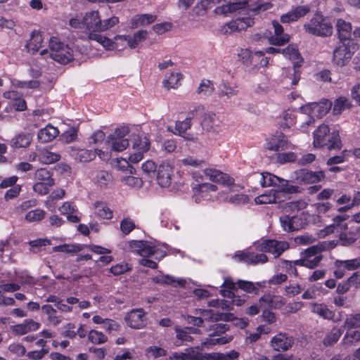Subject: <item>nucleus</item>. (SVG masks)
I'll return each instance as SVG.
<instances>
[{
  "instance_id": "obj_55",
  "label": "nucleus",
  "mask_w": 360,
  "mask_h": 360,
  "mask_svg": "<svg viewBox=\"0 0 360 360\" xmlns=\"http://www.w3.org/2000/svg\"><path fill=\"white\" fill-rule=\"evenodd\" d=\"M89 340L94 344H103L108 340L107 337L101 332L92 330L89 333Z\"/></svg>"
},
{
  "instance_id": "obj_49",
  "label": "nucleus",
  "mask_w": 360,
  "mask_h": 360,
  "mask_svg": "<svg viewBox=\"0 0 360 360\" xmlns=\"http://www.w3.org/2000/svg\"><path fill=\"white\" fill-rule=\"evenodd\" d=\"M148 32L146 30H140L134 33L131 38L128 39V44L130 48L134 49L139 42L145 40L147 37Z\"/></svg>"
},
{
  "instance_id": "obj_56",
  "label": "nucleus",
  "mask_w": 360,
  "mask_h": 360,
  "mask_svg": "<svg viewBox=\"0 0 360 360\" xmlns=\"http://www.w3.org/2000/svg\"><path fill=\"white\" fill-rule=\"evenodd\" d=\"M238 287L246 292L257 294L259 289L250 281L239 280L237 282Z\"/></svg>"
},
{
  "instance_id": "obj_45",
  "label": "nucleus",
  "mask_w": 360,
  "mask_h": 360,
  "mask_svg": "<svg viewBox=\"0 0 360 360\" xmlns=\"http://www.w3.org/2000/svg\"><path fill=\"white\" fill-rule=\"evenodd\" d=\"M326 248H327V244L326 243H319L316 245H312V246L309 247V248L305 250V251L304 252H302V254L306 257L312 258V257H315L316 256H317L319 255H321V253L322 252L325 251L326 250Z\"/></svg>"
},
{
  "instance_id": "obj_11",
  "label": "nucleus",
  "mask_w": 360,
  "mask_h": 360,
  "mask_svg": "<svg viewBox=\"0 0 360 360\" xmlns=\"http://www.w3.org/2000/svg\"><path fill=\"white\" fill-rule=\"evenodd\" d=\"M233 258L238 262H244L248 265H257L268 262V257L263 253L257 254L245 250L236 252Z\"/></svg>"
},
{
  "instance_id": "obj_24",
  "label": "nucleus",
  "mask_w": 360,
  "mask_h": 360,
  "mask_svg": "<svg viewBox=\"0 0 360 360\" xmlns=\"http://www.w3.org/2000/svg\"><path fill=\"white\" fill-rule=\"evenodd\" d=\"M94 214L101 219H110L112 217V212L107 204L103 201H96L93 205Z\"/></svg>"
},
{
  "instance_id": "obj_39",
  "label": "nucleus",
  "mask_w": 360,
  "mask_h": 360,
  "mask_svg": "<svg viewBox=\"0 0 360 360\" xmlns=\"http://www.w3.org/2000/svg\"><path fill=\"white\" fill-rule=\"evenodd\" d=\"M181 165L193 168H202L206 165V161L193 156H186L179 160Z\"/></svg>"
},
{
  "instance_id": "obj_4",
  "label": "nucleus",
  "mask_w": 360,
  "mask_h": 360,
  "mask_svg": "<svg viewBox=\"0 0 360 360\" xmlns=\"http://www.w3.org/2000/svg\"><path fill=\"white\" fill-rule=\"evenodd\" d=\"M213 4H219L221 1L226 3V4H223L222 6L218 7L216 11L217 13H221L224 14H226L229 13H231L240 9L245 8L246 6L250 7V9L252 11H266L271 7V4L269 3L266 4H257L255 7H251L248 4L246 0H211Z\"/></svg>"
},
{
  "instance_id": "obj_31",
  "label": "nucleus",
  "mask_w": 360,
  "mask_h": 360,
  "mask_svg": "<svg viewBox=\"0 0 360 360\" xmlns=\"http://www.w3.org/2000/svg\"><path fill=\"white\" fill-rule=\"evenodd\" d=\"M32 136L29 133H20L11 141V145L14 148H26L30 146Z\"/></svg>"
},
{
  "instance_id": "obj_3",
  "label": "nucleus",
  "mask_w": 360,
  "mask_h": 360,
  "mask_svg": "<svg viewBox=\"0 0 360 360\" xmlns=\"http://www.w3.org/2000/svg\"><path fill=\"white\" fill-rule=\"evenodd\" d=\"M304 27L307 32L316 36L328 37L333 34V26L329 20L319 14L315 15Z\"/></svg>"
},
{
  "instance_id": "obj_28",
  "label": "nucleus",
  "mask_w": 360,
  "mask_h": 360,
  "mask_svg": "<svg viewBox=\"0 0 360 360\" xmlns=\"http://www.w3.org/2000/svg\"><path fill=\"white\" fill-rule=\"evenodd\" d=\"M44 39L40 32H33L27 44V48L29 52L34 53L39 51L42 46Z\"/></svg>"
},
{
  "instance_id": "obj_38",
  "label": "nucleus",
  "mask_w": 360,
  "mask_h": 360,
  "mask_svg": "<svg viewBox=\"0 0 360 360\" xmlns=\"http://www.w3.org/2000/svg\"><path fill=\"white\" fill-rule=\"evenodd\" d=\"M85 245L63 244L53 248V252H62L70 254H76L84 250Z\"/></svg>"
},
{
  "instance_id": "obj_6",
  "label": "nucleus",
  "mask_w": 360,
  "mask_h": 360,
  "mask_svg": "<svg viewBox=\"0 0 360 360\" xmlns=\"http://www.w3.org/2000/svg\"><path fill=\"white\" fill-rule=\"evenodd\" d=\"M129 130L127 127H121L115 129L113 134L109 135L106 143L112 150L121 152L129 146V139L126 136L129 135Z\"/></svg>"
},
{
  "instance_id": "obj_44",
  "label": "nucleus",
  "mask_w": 360,
  "mask_h": 360,
  "mask_svg": "<svg viewBox=\"0 0 360 360\" xmlns=\"http://www.w3.org/2000/svg\"><path fill=\"white\" fill-rule=\"evenodd\" d=\"M214 91V86L210 80H203L200 84L197 94L200 96H209L212 94Z\"/></svg>"
},
{
  "instance_id": "obj_62",
  "label": "nucleus",
  "mask_w": 360,
  "mask_h": 360,
  "mask_svg": "<svg viewBox=\"0 0 360 360\" xmlns=\"http://www.w3.org/2000/svg\"><path fill=\"white\" fill-rule=\"evenodd\" d=\"M229 329V326L225 323H214L210 326V331L212 335H219L224 333Z\"/></svg>"
},
{
  "instance_id": "obj_18",
  "label": "nucleus",
  "mask_w": 360,
  "mask_h": 360,
  "mask_svg": "<svg viewBox=\"0 0 360 360\" xmlns=\"http://www.w3.org/2000/svg\"><path fill=\"white\" fill-rule=\"evenodd\" d=\"M172 167L169 163H162L157 169V181L161 187H168L171 184Z\"/></svg>"
},
{
  "instance_id": "obj_59",
  "label": "nucleus",
  "mask_w": 360,
  "mask_h": 360,
  "mask_svg": "<svg viewBox=\"0 0 360 360\" xmlns=\"http://www.w3.org/2000/svg\"><path fill=\"white\" fill-rule=\"evenodd\" d=\"M66 46H68L65 45L56 37H52L49 40L50 53H58L60 49H63Z\"/></svg>"
},
{
  "instance_id": "obj_15",
  "label": "nucleus",
  "mask_w": 360,
  "mask_h": 360,
  "mask_svg": "<svg viewBox=\"0 0 360 360\" xmlns=\"http://www.w3.org/2000/svg\"><path fill=\"white\" fill-rule=\"evenodd\" d=\"M254 25L253 19L250 18H237L227 23L222 29V32L225 34H231L233 32L245 30L248 27Z\"/></svg>"
},
{
  "instance_id": "obj_61",
  "label": "nucleus",
  "mask_w": 360,
  "mask_h": 360,
  "mask_svg": "<svg viewBox=\"0 0 360 360\" xmlns=\"http://www.w3.org/2000/svg\"><path fill=\"white\" fill-rule=\"evenodd\" d=\"M271 193L272 194V197L275 198V202L274 203H279L281 202L284 201L285 198L286 194H292V193H289L285 191H283L282 188H279L278 190L272 189L270 191Z\"/></svg>"
},
{
  "instance_id": "obj_46",
  "label": "nucleus",
  "mask_w": 360,
  "mask_h": 360,
  "mask_svg": "<svg viewBox=\"0 0 360 360\" xmlns=\"http://www.w3.org/2000/svg\"><path fill=\"white\" fill-rule=\"evenodd\" d=\"M307 206V202L305 200L300 199L295 201L285 203L283 208L285 212H289L302 210L306 208Z\"/></svg>"
},
{
  "instance_id": "obj_7",
  "label": "nucleus",
  "mask_w": 360,
  "mask_h": 360,
  "mask_svg": "<svg viewBox=\"0 0 360 360\" xmlns=\"http://www.w3.org/2000/svg\"><path fill=\"white\" fill-rule=\"evenodd\" d=\"M260 184L262 187L277 186L289 193H300L301 189L297 186L290 185L289 181L280 178L270 173H262L260 175Z\"/></svg>"
},
{
  "instance_id": "obj_33",
  "label": "nucleus",
  "mask_w": 360,
  "mask_h": 360,
  "mask_svg": "<svg viewBox=\"0 0 360 360\" xmlns=\"http://www.w3.org/2000/svg\"><path fill=\"white\" fill-rule=\"evenodd\" d=\"M50 56L54 60L61 64H66L73 58L72 51L68 46L60 49L58 53H50Z\"/></svg>"
},
{
  "instance_id": "obj_8",
  "label": "nucleus",
  "mask_w": 360,
  "mask_h": 360,
  "mask_svg": "<svg viewBox=\"0 0 360 360\" xmlns=\"http://www.w3.org/2000/svg\"><path fill=\"white\" fill-rule=\"evenodd\" d=\"M356 44L352 42L349 45L344 43L338 45L333 53V62L338 66L346 65L352 59L356 50Z\"/></svg>"
},
{
  "instance_id": "obj_52",
  "label": "nucleus",
  "mask_w": 360,
  "mask_h": 360,
  "mask_svg": "<svg viewBox=\"0 0 360 360\" xmlns=\"http://www.w3.org/2000/svg\"><path fill=\"white\" fill-rule=\"evenodd\" d=\"M360 327V314H351L347 316L345 321L344 326L342 328L348 329Z\"/></svg>"
},
{
  "instance_id": "obj_40",
  "label": "nucleus",
  "mask_w": 360,
  "mask_h": 360,
  "mask_svg": "<svg viewBox=\"0 0 360 360\" xmlns=\"http://www.w3.org/2000/svg\"><path fill=\"white\" fill-rule=\"evenodd\" d=\"M335 266L343 267L345 270L347 271H354L360 267V257L347 260H336Z\"/></svg>"
},
{
  "instance_id": "obj_26",
  "label": "nucleus",
  "mask_w": 360,
  "mask_h": 360,
  "mask_svg": "<svg viewBox=\"0 0 360 360\" xmlns=\"http://www.w3.org/2000/svg\"><path fill=\"white\" fill-rule=\"evenodd\" d=\"M219 120L216 114L207 112H204L201 120V125L203 129L207 131H210L214 129V127L218 126Z\"/></svg>"
},
{
  "instance_id": "obj_34",
  "label": "nucleus",
  "mask_w": 360,
  "mask_h": 360,
  "mask_svg": "<svg viewBox=\"0 0 360 360\" xmlns=\"http://www.w3.org/2000/svg\"><path fill=\"white\" fill-rule=\"evenodd\" d=\"M34 179L44 183L47 186H53L55 184V181L52 178V173L46 168L37 169L34 173Z\"/></svg>"
},
{
  "instance_id": "obj_20",
  "label": "nucleus",
  "mask_w": 360,
  "mask_h": 360,
  "mask_svg": "<svg viewBox=\"0 0 360 360\" xmlns=\"http://www.w3.org/2000/svg\"><path fill=\"white\" fill-rule=\"evenodd\" d=\"M129 246L134 252L143 257H149L155 252V248L150 246L147 241L133 240Z\"/></svg>"
},
{
  "instance_id": "obj_29",
  "label": "nucleus",
  "mask_w": 360,
  "mask_h": 360,
  "mask_svg": "<svg viewBox=\"0 0 360 360\" xmlns=\"http://www.w3.org/2000/svg\"><path fill=\"white\" fill-rule=\"evenodd\" d=\"M342 328L334 326L330 332H328L323 338L322 343L325 347H331L334 345L340 339L342 334Z\"/></svg>"
},
{
  "instance_id": "obj_35",
  "label": "nucleus",
  "mask_w": 360,
  "mask_h": 360,
  "mask_svg": "<svg viewBox=\"0 0 360 360\" xmlns=\"http://www.w3.org/2000/svg\"><path fill=\"white\" fill-rule=\"evenodd\" d=\"M60 159V155L46 149L38 151V160L44 164H52Z\"/></svg>"
},
{
  "instance_id": "obj_43",
  "label": "nucleus",
  "mask_w": 360,
  "mask_h": 360,
  "mask_svg": "<svg viewBox=\"0 0 360 360\" xmlns=\"http://www.w3.org/2000/svg\"><path fill=\"white\" fill-rule=\"evenodd\" d=\"M94 180L100 187H106L112 181V175L106 171H98L94 177Z\"/></svg>"
},
{
  "instance_id": "obj_36",
  "label": "nucleus",
  "mask_w": 360,
  "mask_h": 360,
  "mask_svg": "<svg viewBox=\"0 0 360 360\" xmlns=\"http://www.w3.org/2000/svg\"><path fill=\"white\" fill-rule=\"evenodd\" d=\"M174 330L176 333V338L181 341L191 342L193 338L190 335L191 333H196L198 330L193 327H185L184 328L176 326Z\"/></svg>"
},
{
  "instance_id": "obj_32",
  "label": "nucleus",
  "mask_w": 360,
  "mask_h": 360,
  "mask_svg": "<svg viewBox=\"0 0 360 360\" xmlns=\"http://www.w3.org/2000/svg\"><path fill=\"white\" fill-rule=\"evenodd\" d=\"M182 79V75L180 72H171L166 75L162 82L165 88L167 89H177L181 84L180 81Z\"/></svg>"
},
{
  "instance_id": "obj_50",
  "label": "nucleus",
  "mask_w": 360,
  "mask_h": 360,
  "mask_svg": "<svg viewBox=\"0 0 360 360\" xmlns=\"http://www.w3.org/2000/svg\"><path fill=\"white\" fill-rule=\"evenodd\" d=\"M156 19V16L151 14H142L136 15L134 19L133 24L136 26L139 25H147L153 22Z\"/></svg>"
},
{
  "instance_id": "obj_30",
  "label": "nucleus",
  "mask_w": 360,
  "mask_h": 360,
  "mask_svg": "<svg viewBox=\"0 0 360 360\" xmlns=\"http://www.w3.org/2000/svg\"><path fill=\"white\" fill-rule=\"evenodd\" d=\"M311 311L324 319L333 320L335 313L323 304H311Z\"/></svg>"
},
{
  "instance_id": "obj_48",
  "label": "nucleus",
  "mask_w": 360,
  "mask_h": 360,
  "mask_svg": "<svg viewBox=\"0 0 360 360\" xmlns=\"http://www.w3.org/2000/svg\"><path fill=\"white\" fill-rule=\"evenodd\" d=\"M297 116L292 110H288L283 112V122L281 127L283 128H289L296 122Z\"/></svg>"
},
{
  "instance_id": "obj_63",
  "label": "nucleus",
  "mask_w": 360,
  "mask_h": 360,
  "mask_svg": "<svg viewBox=\"0 0 360 360\" xmlns=\"http://www.w3.org/2000/svg\"><path fill=\"white\" fill-rule=\"evenodd\" d=\"M134 228L135 224L130 219H124L120 223V229L125 235L129 234Z\"/></svg>"
},
{
  "instance_id": "obj_1",
  "label": "nucleus",
  "mask_w": 360,
  "mask_h": 360,
  "mask_svg": "<svg viewBox=\"0 0 360 360\" xmlns=\"http://www.w3.org/2000/svg\"><path fill=\"white\" fill-rule=\"evenodd\" d=\"M83 25L90 32L88 38L94 40L107 49L112 50L115 48V43L106 37L96 32L101 31V19L98 11H91L86 13L82 19Z\"/></svg>"
},
{
  "instance_id": "obj_37",
  "label": "nucleus",
  "mask_w": 360,
  "mask_h": 360,
  "mask_svg": "<svg viewBox=\"0 0 360 360\" xmlns=\"http://www.w3.org/2000/svg\"><path fill=\"white\" fill-rule=\"evenodd\" d=\"M132 147L134 150L146 152L150 148V141L146 136L141 137L139 135L134 134Z\"/></svg>"
},
{
  "instance_id": "obj_10",
  "label": "nucleus",
  "mask_w": 360,
  "mask_h": 360,
  "mask_svg": "<svg viewBox=\"0 0 360 360\" xmlns=\"http://www.w3.org/2000/svg\"><path fill=\"white\" fill-rule=\"evenodd\" d=\"M281 226L285 231H294L304 228L307 224V219L304 212L292 217L283 215L280 217Z\"/></svg>"
},
{
  "instance_id": "obj_27",
  "label": "nucleus",
  "mask_w": 360,
  "mask_h": 360,
  "mask_svg": "<svg viewBox=\"0 0 360 360\" xmlns=\"http://www.w3.org/2000/svg\"><path fill=\"white\" fill-rule=\"evenodd\" d=\"M339 38L341 41L347 40L352 34V25L342 19H338L336 24Z\"/></svg>"
},
{
  "instance_id": "obj_58",
  "label": "nucleus",
  "mask_w": 360,
  "mask_h": 360,
  "mask_svg": "<svg viewBox=\"0 0 360 360\" xmlns=\"http://www.w3.org/2000/svg\"><path fill=\"white\" fill-rule=\"evenodd\" d=\"M121 181L126 185L134 188H139L143 184L142 180L140 178L132 176H123L122 177Z\"/></svg>"
},
{
  "instance_id": "obj_57",
  "label": "nucleus",
  "mask_w": 360,
  "mask_h": 360,
  "mask_svg": "<svg viewBox=\"0 0 360 360\" xmlns=\"http://www.w3.org/2000/svg\"><path fill=\"white\" fill-rule=\"evenodd\" d=\"M193 192L196 195L197 193H200L207 191H216L217 190V186L210 184V183H204L196 184L193 187Z\"/></svg>"
},
{
  "instance_id": "obj_53",
  "label": "nucleus",
  "mask_w": 360,
  "mask_h": 360,
  "mask_svg": "<svg viewBox=\"0 0 360 360\" xmlns=\"http://www.w3.org/2000/svg\"><path fill=\"white\" fill-rule=\"evenodd\" d=\"M350 107L348 101L345 97H340L337 98L334 103L333 107V113L335 115L340 114L346 108H349Z\"/></svg>"
},
{
  "instance_id": "obj_25",
  "label": "nucleus",
  "mask_w": 360,
  "mask_h": 360,
  "mask_svg": "<svg viewBox=\"0 0 360 360\" xmlns=\"http://www.w3.org/2000/svg\"><path fill=\"white\" fill-rule=\"evenodd\" d=\"M58 133L57 128L49 124L45 128L39 130L37 136L40 141L47 143L56 138Z\"/></svg>"
},
{
  "instance_id": "obj_42",
  "label": "nucleus",
  "mask_w": 360,
  "mask_h": 360,
  "mask_svg": "<svg viewBox=\"0 0 360 360\" xmlns=\"http://www.w3.org/2000/svg\"><path fill=\"white\" fill-rule=\"evenodd\" d=\"M360 341V331L359 330H353V331H347L342 340V345L344 347H349L352 345L359 342Z\"/></svg>"
},
{
  "instance_id": "obj_23",
  "label": "nucleus",
  "mask_w": 360,
  "mask_h": 360,
  "mask_svg": "<svg viewBox=\"0 0 360 360\" xmlns=\"http://www.w3.org/2000/svg\"><path fill=\"white\" fill-rule=\"evenodd\" d=\"M43 314L46 316L48 323L56 326L63 321V316L58 314L56 309L51 304H44L41 307Z\"/></svg>"
},
{
  "instance_id": "obj_41",
  "label": "nucleus",
  "mask_w": 360,
  "mask_h": 360,
  "mask_svg": "<svg viewBox=\"0 0 360 360\" xmlns=\"http://www.w3.org/2000/svg\"><path fill=\"white\" fill-rule=\"evenodd\" d=\"M73 155L75 160L86 162L94 159L96 157V153L86 149H79L76 150Z\"/></svg>"
},
{
  "instance_id": "obj_60",
  "label": "nucleus",
  "mask_w": 360,
  "mask_h": 360,
  "mask_svg": "<svg viewBox=\"0 0 360 360\" xmlns=\"http://www.w3.org/2000/svg\"><path fill=\"white\" fill-rule=\"evenodd\" d=\"M53 186H47L44 183L37 181L33 185V191L39 195H45L49 193L50 188Z\"/></svg>"
},
{
  "instance_id": "obj_2",
  "label": "nucleus",
  "mask_w": 360,
  "mask_h": 360,
  "mask_svg": "<svg viewBox=\"0 0 360 360\" xmlns=\"http://www.w3.org/2000/svg\"><path fill=\"white\" fill-rule=\"evenodd\" d=\"M314 147H326L328 150H340L342 144L338 131H330L326 124L320 125L314 132Z\"/></svg>"
},
{
  "instance_id": "obj_13",
  "label": "nucleus",
  "mask_w": 360,
  "mask_h": 360,
  "mask_svg": "<svg viewBox=\"0 0 360 360\" xmlns=\"http://www.w3.org/2000/svg\"><path fill=\"white\" fill-rule=\"evenodd\" d=\"M127 325L134 329H140L146 325L145 312L142 309H132L125 316Z\"/></svg>"
},
{
  "instance_id": "obj_64",
  "label": "nucleus",
  "mask_w": 360,
  "mask_h": 360,
  "mask_svg": "<svg viewBox=\"0 0 360 360\" xmlns=\"http://www.w3.org/2000/svg\"><path fill=\"white\" fill-rule=\"evenodd\" d=\"M277 160L280 163L294 162L296 160V155L292 152L278 153Z\"/></svg>"
},
{
  "instance_id": "obj_47",
  "label": "nucleus",
  "mask_w": 360,
  "mask_h": 360,
  "mask_svg": "<svg viewBox=\"0 0 360 360\" xmlns=\"http://www.w3.org/2000/svg\"><path fill=\"white\" fill-rule=\"evenodd\" d=\"M238 91L228 84H223L219 86V96L221 98L226 97L229 99L238 95Z\"/></svg>"
},
{
  "instance_id": "obj_12",
  "label": "nucleus",
  "mask_w": 360,
  "mask_h": 360,
  "mask_svg": "<svg viewBox=\"0 0 360 360\" xmlns=\"http://www.w3.org/2000/svg\"><path fill=\"white\" fill-rule=\"evenodd\" d=\"M324 177L323 171L311 172L302 169L295 172V180L299 184H314L321 181Z\"/></svg>"
},
{
  "instance_id": "obj_54",
  "label": "nucleus",
  "mask_w": 360,
  "mask_h": 360,
  "mask_svg": "<svg viewBox=\"0 0 360 360\" xmlns=\"http://www.w3.org/2000/svg\"><path fill=\"white\" fill-rule=\"evenodd\" d=\"M45 212L43 210L36 209L28 212L25 216L27 221L30 222L39 221L44 218Z\"/></svg>"
},
{
  "instance_id": "obj_14",
  "label": "nucleus",
  "mask_w": 360,
  "mask_h": 360,
  "mask_svg": "<svg viewBox=\"0 0 360 360\" xmlns=\"http://www.w3.org/2000/svg\"><path fill=\"white\" fill-rule=\"evenodd\" d=\"M204 111V108L202 105H198L195 106L191 112L190 115L191 116L186 117L183 121H176L175 123V131H173L171 129L170 127H169V130L172 132H173L174 134H177L179 136H183V134H185L187 129H190L191 126V120L193 117L196 116L198 113H202Z\"/></svg>"
},
{
  "instance_id": "obj_21",
  "label": "nucleus",
  "mask_w": 360,
  "mask_h": 360,
  "mask_svg": "<svg viewBox=\"0 0 360 360\" xmlns=\"http://www.w3.org/2000/svg\"><path fill=\"white\" fill-rule=\"evenodd\" d=\"M310 11L308 6H298L288 13L283 14L281 17V21L283 23H290L296 21L300 18L304 16Z\"/></svg>"
},
{
  "instance_id": "obj_19",
  "label": "nucleus",
  "mask_w": 360,
  "mask_h": 360,
  "mask_svg": "<svg viewBox=\"0 0 360 360\" xmlns=\"http://www.w3.org/2000/svg\"><path fill=\"white\" fill-rule=\"evenodd\" d=\"M288 145L287 137L280 133L272 136L267 140L266 148L271 151L278 152L287 149Z\"/></svg>"
},
{
  "instance_id": "obj_17",
  "label": "nucleus",
  "mask_w": 360,
  "mask_h": 360,
  "mask_svg": "<svg viewBox=\"0 0 360 360\" xmlns=\"http://www.w3.org/2000/svg\"><path fill=\"white\" fill-rule=\"evenodd\" d=\"M204 174L210 181L214 183L221 184L226 186H232L234 180L227 174L223 173L215 169L207 168L204 169Z\"/></svg>"
},
{
  "instance_id": "obj_9",
  "label": "nucleus",
  "mask_w": 360,
  "mask_h": 360,
  "mask_svg": "<svg viewBox=\"0 0 360 360\" xmlns=\"http://www.w3.org/2000/svg\"><path fill=\"white\" fill-rule=\"evenodd\" d=\"M289 248L290 245L285 240H264L258 244L257 249L272 254L275 258H278Z\"/></svg>"
},
{
  "instance_id": "obj_5",
  "label": "nucleus",
  "mask_w": 360,
  "mask_h": 360,
  "mask_svg": "<svg viewBox=\"0 0 360 360\" xmlns=\"http://www.w3.org/2000/svg\"><path fill=\"white\" fill-rule=\"evenodd\" d=\"M282 53L288 57L290 60L293 61L292 72L290 71L289 75L286 79L291 80V85L295 86L297 84L300 79V72L299 68L303 63V59L301 57L297 49L293 45H289L285 49L282 50Z\"/></svg>"
},
{
  "instance_id": "obj_51",
  "label": "nucleus",
  "mask_w": 360,
  "mask_h": 360,
  "mask_svg": "<svg viewBox=\"0 0 360 360\" xmlns=\"http://www.w3.org/2000/svg\"><path fill=\"white\" fill-rule=\"evenodd\" d=\"M51 241L46 238H39L34 240H30L29 245L30 246V251L34 253H37L41 250V247L49 245Z\"/></svg>"
},
{
  "instance_id": "obj_16",
  "label": "nucleus",
  "mask_w": 360,
  "mask_h": 360,
  "mask_svg": "<svg viewBox=\"0 0 360 360\" xmlns=\"http://www.w3.org/2000/svg\"><path fill=\"white\" fill-rule=\"evenodd\" d=\"M294 343L292 338L285 333H278L272 338L271 346L277 352H285L292 347Z\"/></svg>"
},
{
  "instance_id": "obj_22",
  "label": "nucleus",
  "mask_w": 360,
  "mask_h": 360,
  "mask_svg": "<svg viewBox=\"0 0 360 360\" xmlns=\"http://www.w3.org/2000/svg\"><path fill=\"white\" fill-rule=\"evenodd\" d=\"M272 24L274 28L275 36H271L269 38V44L276 46H282L288 42L290 37L287 34H283V27L276 21H274Z\"/></svg>"
}]
</instances>
